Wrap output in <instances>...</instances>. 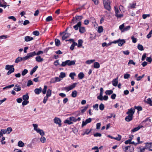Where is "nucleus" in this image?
I'll return each mask as SVG.
<instances>
[{
    "label": "nucleus",
    "instance_id": "f257e3e1",
    "mask_svg": "<svg viewBox=\"0 0 152 152\" xmlns=\"http://www.w3.org/2000/svg\"><path fill=\"white\" fill-rule=\"evenodd\" d=\"M75 62L76 61L75 60H67L65 61L62 62L60 66L62 67H64L66 65L68 66L74 65L75 64Z\"/></svg>",
    "mask_w": 152,
    "mask_h": 152
},
{
    "label": "nucleus",
    "instance_id": "f03ea898",
    "mask_svg": "<svg viewBox=\"0 0 152 152\" xmlns=\"http://www.w3.org/2000/svg\"><path fill=\"white\" fill-rule=\"evenodd\" d=\"M13 67V65H7L6 66L5 69L7 70H9L7 72L8 75H10L14 71L15 69Z\"/></svg>",
    "mask_w": 152,
    "mask_h": 152
},
{
    "label": "nucleus",
    "instance_id": "7ed1b4c3",
    "mask_svg": "<svg viewBox=\"0 0 152 152\" xmlns=\"http://www.w3.org/2000/svg\"><path fill=\"white\" fill-rule=\"evenodd\" d=\"M103 4L105 9L108 11L111 9L110 6V2L109 0H103Z\"/></svg>",
    "mask_w": 152,
    "mask_h": 152
},
{
    "label": "nucleus",
    "instance_id": "20e7f679",
    "mask_svg": "<svg viewBox=\"0 0 152 152\" xmlns=\"http://www.w3.org/2000/svg\"><path fill=\"white\" fill-rule=\"evenodd\" d=\"M83 18V17L81 15H76L74 17L72 20V22L75 23L77 21H80Z\"/></svg>",
    "mask_w": 152,
    "mask_h": 152
},
{
    "label": "nucleus",
    "instance_id": "39448f33",
    "mask_svg": "<svg viewBox=\"0 0 152 152\" xmlns=\"http://www.w3.org/2000/svg\"><path fill=\"white\" fill-rule=\"evenodd\" d=\"M35 54V51L28 53L26 56L23 57H22V61H24L29 58L30 57L34 56V55Z\"/></svg>",
    "mask_w": 152,
    "mask_h": 152
},
{
    "label": "nucleus",
    "instance_id": "423d86ee",
    "mask_svg": "<svg viewBox=\"0 0 152 152\" xmlns=\"http://www.w3.org/2000/svg\"><path fill=\"white\" fill-rule=\"evenodd\" d=\"M123 149L125 152H132L134 150V147L133 145H130L125 147Z\"/></svg>",
    "mask_w": 152,
    "mask_h": 152
},
{
    "label": "nucleus",
    "instance_id": "0eeeda50",
    "mask_svg": "<svg viewBox=\"0 0 152 152\" xmlns=\"http://www.w3.org/2000/svg\"><path fill=\"white\" fill-rule=\"evenodd\" d=\"M77 84V83H73L72 85L69 86L68 87H65L64 88L65 90H66L67 91H68L75 88L76 87Z\"/></svg>",
    "mask_w": 152,
    "mask_h": 152
},
{
    "label": "nucleus",
    "instance_id": "6e6552de",
    "mask_svg": "<svg viewBox=\"0 0 152 152\" xmlns=\"http://www.w3.org/2000/svg\"><path fill=\"white\" fill-rule=\"evenodd\" d=\"M135 112V109L133 107H132L130 109H128V111L126 112V114L127 115H129L132 116H133Z\"/></svg>",
    "mask_w": 152,
    "mask_h": 152
},
{
    "label": "nucleus",
    "instance_id": "1a4fd4ad",
    "mask_svg": "<svg viewBox=\"0 0 152 152\" xmlns=\"http://www.w3.org/2000/svg\"><path fill=\"white\" fill-rule=\"evenodd\" d=\"M115 15L118 18H121L123 16V14H118L119 11L118 8L115 7Z\"/></svg>",
    "mask_w": 152,
    "mask_h": 152
},
{
    "label": "nucleus",
    "instance_id": "9d476101",
    "mask_svg": "<svg viewBox=\"0 0 152 152\" xmlns=\"http://www.w3.org/2000/svg\"><path fill=\"white\" fill-rule=\"evenodd\" d=\"M54 122L56 124L58 125V126L59 127L61 126V120L59 118L57 117H55L54 119Z\"/></svg>",
    "mask_w": 152,
    "mask_h": 152
},
{
    "label": "nucleus",
    "instance_id": "9b49d317",
    "mask_svg": "<svg viewBox=\"0 0 152 152\" xmlns=\"http://www.w3.org/2000/svg\"><path fill=\"white\" fill-rule=\"evenodd\" d=\"M91 118H89L88 119H86L85 121H83L82 122V126L83 127L84 126L86 125L87 124L91 122Z\"/></svg>",
    "mask_w": 152,
    "mask_h": 152
},
{
    "label": "nucleus",
    "instance_id": "f8f14e48",
    "mask_svg": "<svg viewBox=\"0 0 152 152\" xmlns=\"http://www.w3.org/2000/svg\"><path fill=\"white\" fill-rule=\"evenodd\" d=\"M69 119L70 121H73L74 122H76L77 121H79L81 120L80 117H78L77 118H76L73 117H71L69 118Z\"/></svg>",
    "mask_w": 152,
    "mask_h": 152
},
{
    "label": "nucleus",
    "instance_id": "ddd939ff",
    "mask_svg": "<svg viewBox=\"0 0 152 152\" xmlns=\"http://www.w3.org/2000/svg\"><path fill=\"white\" fill-rule=\"evenodd\" d=\"M145 148L147 149H148V150L150 148H152V142L149 143L146 142L145 143Z\"/></svg>",
    "mask_w": 152,
    "mask_h": 152
},
{
    "label": "nucleus",
    "instance_id": "4468645a",
    "mask_svg": "<svg viewBox=\"0 0 152 152\" xmlns=\"http://www.w3.org/2000/svg\"><path fill=\"white\" fill-rule=\"evenodd\" d=\"M125 41L124 39H118V46H121L123 44L125 43Z\"/></svg>",
    "mask_w": 152,
    "mask_h": 152
},
{
    "label": "nucleus",
    "instance_id": "2eb2a0df",
    "mask_svg": "<svg viewBox=\"0 0 152 152\" xmlns=\"http://www.w3.org/2000/svg\"><path fill=\"white\" fill-rule=\"evenodd\" d=\"M133 116L128 115L125 118V120L127 122H129L133 119Z\"/></svg>",
    "mask_w": 152,
    "mask_h": 152
},
{
    "label": "nucleus",
    "instance_id": "dca6fc26",
    "mask_svg": "<svg viewBox=\"0 0 152 152\" xmlns=\"http://www.w3.org/2000/svg\"><path fill=\"white\" fill-rule=\"evenodd\" d=\"M42 88L41 87H40L39 88H36L34 89V92L37 94H39L42 91Z\"/></svg>",
    "mask_w": 152,
    "mask_h": 152
},
{
    "label": "nucleus",
    "instance_id": "f3484780",
    "mask_svg": "<svg viewBox=\"0 0 152 152\" xmlns=\"http://www.w3.org/2000/svg\"><path fill=\"white\" fill-rule=\"evenodd\" d=\"M81 22L80 21H79L76 25L73 26V28L75 30H78L79 28H80V27L81 26Z\"/></svg>",
    "mask_w": 152,
    "mask_h": 152
},
{
    "label": "nucleus",
    "instance_id": "a211bd4d",
    "mask_svg": "<svg viewBox=\"0 0 152 152\" xmlns=\"http://www.w3.org/2000/svg\"><path fill=\"white\" fill-rule=\"evenodd\" d=\"M143 127L142 126H139L137 127L134 128L132 130H131V132H134L136 131H138L141 128H142Z\"/></svg>",
    "mask_w": 152,
    "mask_h": 152
},
{
    "label": "nucleus",
    "instance_id": "6ab92c4d",
    "mask_svg": "<svg viewBox=\"0 0 152 152\" xmlns=\"http://www.w3.org/2000/svg\"><path fill=\"white\" fill-rule=\"evenodd\" d=\"M61 80L58 77H56L54 78L51 79V82L55 83L57 82H59Z\"/></svg>",
    "mask_w": 152,
    "mask_h": 152
},
{
    "label": "nucleus",
    "instance_id": "aec40b11",
    "mask_svg": "<svg viewBox=\"0 0 152 152\" xmlns=\"http://www.w3.org/2000/svg\"><path fill=\"white\" fill-rule=\"evenodd\" d=\"M70 35V34L68 33H65L64 35L62 37V39L64 40L66 39L69 37Z\"/></svg>",
    "mask_w": 152,
    "mask_h": 152
},
{
    "label": "nucleus",
    "instance_id": "412c9836",
    "mask_svg": "<svg viewBox=\"0 0 152 152\" xmlns=\"http://www.w3.org/2000/svg\"><path fill=\"white\" fill-rule=\"evenodd\" d=\"M25 40L26 42H28L33 39V38L31 37L27 36L25 37Z\"/></svg>",
    "mask_w": 152,
    "mask_h": 152
},
{
    "label": "nucleus",
    "instance_id": "4be33fe9",
    "mask_svg": "<svg viewBox=\"0 0 152 152\" xmlns=\"http://www.w3.org/2000/svg\"><path fill=\"white\" fill-rule=\"evenodd\" d=\"M118 83V78L114 79L112 81L113 85L114 86H116Z\"/></svg>",
    "mask_w": 152,
    "mask_h": 152
},
{
    "label": "nucleus",
    "instance_id": "5701e85b",
    "mask_svg": "<svg viewBox=\"0 0 152 152\" xmlns=\"http://www.w3.org/2000/svg\"><path fill=\"white\" fill-rule=\"evenodd\" d=\"M14 90L16 91H19L21 90V88L18 85H15Z\"/></svg>",
    "mask_w": 152,
    "mask_h": 152
},
{
    "label": "nucleus",
    "instance_id": "b1692460",
    "mask_svg": "<svg viewBox=\"0 0 152 152\" xmlns=\"http://www.w3.org/2000/svg\"><path fill=\"white\" fill-rule=\"evenodd\" d=\"M35 60L39 62H41L43 61V59L41 58L40 56H37L35 58Z\"/></svg>",
    "mask_w": 152,
    "mask_h": 152
},
{
    "label": "nucleus",
    "instance_id": "393cba45",
    "mask_svg": "<svg viewBox=\"0 0 152 152\" xmlns=\"http://www.w3.org/2000/svg\"><path fill=\"white\" fill-rule=\"evenodd\" d=\"M36 132L37 133L39 134L42 136L44 135L45 133L43 130L42 129H39L37 130Z\"/></svg>",
    "mask_w": 152,
    "mask_h": 152
},
{
    "label": "nucleus",
    "instance_id": "a878e982",
    "mask_svg": "<svg viewBox=\"0 0 152 152\" xmlns=\"http://www.w3.org/2000/svg\"><path fill=\"white\" fill-rule=\"evenodd\" d=\"M38 66H36L34 67L33 69L31 70L30 72V74L32 75L33 73H34L37 70V69L38 68Z\"/></svg>",
    "mask_w": 152,
    "mask_h": 152
},
{
    "label": "nucleus",
    "instance_id": "bb28decb",
    "mask_svg": "<svg viewBox=\"0 0 152 152\" xmlns=\"http://www.w3.org/2000/svg\"><path fill=\"white\" fill-rule=\"evenodd\" d=\"M91 129L89 130L88 129H86L85 132L81 134V135L84 136L85 134H88L91 131Z\"/></svg>",
    "mask_w": 152,
    "mask_h": 152
},
{
    "label": "nucleus",
    "instance_id": "cd10ccee",
    "mask_svg": "<svg viewBox=\"0 0 152 152\" xmlns=\"http://www.w3.org/2000/svg\"><path fill=\"white\" fill-rule=\"evenodd\" d=\"M84 74L82 72H80L78 75V77L79 79H82L84 77Z\"/></svg>",
    "mask_w": 152,
    "mask_h": 152
},
{
    "label": "nucleus",
    "instance_id": "c85d7f7f",
    "mask_svg": "<svg viewBox=\"0 0 152 152\" xmlns=\"http://www.w3.org/2000/svg\"><path fill=\"white\" fill-rule=\"evenodd\" d=\"M100 64L98 62H95L94 64V67L95 68L98 69L100 67Z\"/></svg>",
    "mask_w": 152,
    "mask_h": 152
},
{
    "label": "nucleus",
    "instance_id": "c756f323",
    "mask_svg": "<svg viewBox=\"0 0 152 152\" xmlns=\"http://www.w3.org/2000/svg\"><path fill=\"white\" fill-rule=\"evenodd\" d=\"M79 31L81 33H84L86 31L85 28L84 27H80Z\"/></svg>",
    "mask_w": 152,
    "mask_h": 152
},
{
    "label": "nucleus",
    "instance_id": "7c9ffc66",
    "mask_svg": "<svg viewBox=\"0 0 152 152\" xmlns=\"http://www.w3.org/2000/svg\"><path fill=\"white\" fill-rule=\"evenodd\" d=\"M55 42L56 45V46H59L60 44V41L58 39H55Z\"/></svg>",
    "mask_w": 152,
    "mask_h": 152
},
{
    "label": "nucleus",
    "instance_id": "2f4dec72",
    "mask_svg": "<svg viewBox=\"0 0 152 152\" xmlns=\"http://www.w3.org/2000/svg\"><path fill=\"white\" fill-rule=\"evenodd\" d=\"M77 45V42H73L72 44L71 45L70 49L71 50H73L75 46H76Z\"/></svg>",
    "mask_w": 152,
    "mask_h": 152
},
{
    "label": "nucleus",
    "instance_id": "473e14b6",
    "mask_svg": "<svg viewBox=\"0 0 152 152\" xmlns=\"http://www.w3.org/2000/svg\"><path fill=\"white\" fill-rule=\"evenodd\" d=\"M22 98L23 100H28L29 99V96L27 94L23 95Z\"/></svg>",
    "mask_w": 152,
    "mask_h": 152
},
{
    "label": "nucleus",
    "instance_id": "72a5a7b5",
    "mask_svg": "<svg viewBox=\"0 0 152 152\" xmlns=\"http://www.w3.org/2000/svg\"><path fill=\"white\" fill-rule=\"evenodd\" d=\"M18 146L20 147H22L24 146V144L21 141H19L18 142Z\"/></svg>",
    "mask_w": 152,
    "mask_h": 152
},
{
    "label": "nucleus",
    "instance_id": "f704fd0d",
    "mask_svg": "<svg viewBox=\"0 0 152 152\" xmlns=\"http://www.w3.org/2000/svg\"><path fill=\"white\" fill-rule=\"evenodd\" d=\"M77 95V91L76 90H74L72 92L71 96L72 97L75 98L76 97Z\"/></svg>",
    "mask_w": 152,
    "mask_h": 152
},
{
    "label": "nucleus",
    "instance_id": "c9c22d12",
    "mask_svg": "<svg viewBox=\"0 0 152 152\" xmlns=\"http://www.w3.org/2000/svg\"><path fill=\"white\" fill-rule=\"evenodd\" d=\"M130 26H128L126 27H124V29L121 31L122 32H123L125 31H127L129 30L130 28Z\"/></svg>",
    "mask_w": 152,
    "mask_h": 152
},
{
    "label": "nucleus",
    "instance_id": "e433bc0d",
    "mask_svg": "<svg viewBox=\"0 0 152 152\" xmlns=\"http://www.w3.org/2000/svg\"><path fill=\"white\" fill-rule=\"evenodd\" d=\"M51 90L50 89H48L47 91L46 96L49 97L51 95Z\"/></svg>",
    "mask_w": 152,
    "mask_h": 152
},
{
    "label": "nucleus",
    "instance_id": "4c0bfd02",
    "mask_svg": "<svg viewBox=\"0 0 152 152\" xmlns=\"http://www.w3.org/2000/svg\"><path fill=\"white\" fill-rule=\"evenodd\" d=\"M21 61H22V57H18L16 58L15 62V63H18Z\"/></svg>",
    "mask_w": 152,
    "mask_h": 152
},
{
    "label": "nucleus",
    "instance_id": "58836bf2",
    "mask_svg": "<svg viewBox=\"0 0 152 152\" xmlns=\"http://www.w3.org/2000/svg\"><path fill=\"white\" fill-rule=\"evenodd\" d=\"M76 75V74L75 72H71L69 75V76L71 78V79L73 80L74 79V76Z\"/></svg>",
    "mask_w": 152,
    "mask_h": 152
},
{
    "label": "nucleus",
    "instance_id": "ea45409f",
    "mask_svg": "<svg viewBox=\"0 0 152 152\" xmlns=\"http://www.w3.org/2000/svg\"><path fill=\"white\" fill-rule=\"evenodd\" d=\"M78 44L77 45V47H80L82 45L83 41L82 39L79 40H78Z\"/></svg>",
    "mask_w": 152,
    "mask_h": 152
},
{
    "label": "nucleus",
    "instance_id": "a19ab883",
    "mask_svg": "<svg viewBox=\"0 0 152 152\" xmlns=\"http://www.w3.org/2000/svg\"><path fill=\"white\" fill-rule=\"evenodd\" d=\"M113 91L112 90H107L105 91V94L106 95H110L113 93Z\"/></svg>",
    "mask_w": 152,
    "mask_h": 152
},
{
    "label": "nucleus",
    "instance_id": "79ce46f5",
    "mask_svg": "<svg viewBox=\"0 0 152 152\" xmlns=\"http://www.w3.org/2000/svg\"><path fill=\"white\" fill-rule=\"evenodd\" d=\"M138 49L141 51H142L144 50L143 47V46L140 44H138L137 45Z\"/></svg>",
    "mask_w": 152,
    "mask_h": 152
},
{
    "label": "nucleus",
    "instance_id": "37998d69",
    "mask_svg": "<svg viewBox=\"0 0 152 152\" xmlns=\"http://www.w3.org/2000/svg\"><path fill=\"white\" fill-rule=\"evenodd\" d=\"M70 120H69L67 119H66L65 120L64 123L65 124H67L69 125L72 124L73 123Z\"/></svg>",
    "mask_w": 152,
    "mask_h": 152
},
{
    "label": "nucleus",
    "instance_id": "c03bdc74",
    "mask_svg": "<svg viewBox=\"0 0 152 152\" xmlns=\"http://www.w3.org/2000/svg\"><path fill=\"white\" fill-rule=\"evenodd\" d=\"M53 20V18L51 16H49L47 17L46 19V21L47 22H49Z\"/></svg>",
    "mask_w": 152,
    "mask_h": 152
},
{
    "label": "nucleus",
    "instance_id": "a18cd8bd",
    "mask_svg": "<svg viewBox=\"0 0 152 152\" xmlns=\"http://www.w3.org/2000/svg\"><path fill=\"white\" fill-rule=\"evenodd\" d=\"M47 86H44V88L42 90V92L43 94H45L46 93Z\"/></svg>",
    "mask_w": 152,
    "mask_h": 152
},
{
    "label": "nucleus",
    "instance_id": "49530a36",
    "mask_svg": "<svg viewBox=\"0 0 152 152\" xmlns=\"http://www.w3.org/2000/svg\"><path fill=\"white\" fill-rule=\"evenodd\" d=\"M66 74L65 73L63 72H61L60 73V74L59 76V77L61 78H63L65 77Z\"/></svg>",
    "mask_w": 152,
    "mask_h": 152
},
{
    "label": "nucleus",
    "instance_id": "de8ad7c7",
    "mask_svg": "<svg viewBox=\"0 0 152 152\" xmlns=\"http://www.w3.org/2000/svg\"><path fill=\"white\" fill-rule=\"evenodd\" d=\"M134 108L137 110L138 111H141L142 110V108L141 106H134Z\"/></svg>",
    "mask_w": 152,
    "mask_h": 152
},
{
    "label": "nucleus",
    "instance_id": "09e8293b",
    "mask_svg": "<svg viewBox=\"0 0 152 152\" xmlns=\"http://www.w3.org/2000/svg\"><path fill=\"white\" fill-rule=\"evenodd\" d=\"M104 104L102 103H101L99 106V108L100 110H104Z\"/></svg>",
    "mask_w": 152,
    "mask_h": 152
},
{
    "label": "nucleus",
    "instance_id": "8fccbe9b",
    "mask_svg": "<svg viewBox=\"0 0 152 152\" xmlns=\"http://www.w3.org/2000/svg\"><path fill=\"white\" fill-rule=\"evenodd\" d=\"M46 139L44 137H42L40 139V141L42 143H44L46 142Z\"/></svg>",
    "mask_w": 152,
    "mask_h": 152
},
{
    "label": "nucleus",
    "instance_id": "3c124183",
    "mask_svg": "<svg viewBox=\"0 0 152 152\" xmlns=\"http://www.w3.org/2000/svg\"><path fill=\"white\" fill-rule=\"evenodd\" d=\"M95 61V60H88L86 61V63L88 64H90L93 62H94Z\"/></svg>",
    "mask_w": 152,
    "mask_h": 152
},
{
    "label": "nucleus",
    "instance_id": "603ef678",
    "mask_svg": "<svg viewBox=\"0 0 152 152\" xmlns=\"http://www.w3.org/2000/svg\"><path fill=\"white\" fill-rule=\"evenodd\" d=\"M103 28L102 26H100L98 27V32L99 33H101L102 32Z\"/></svg>",
    "mask_w": 152,
    "mask_h": 152
},
{
    "label": "nucleus",
    "instance_id": "864d4df0",
    "mask_svg": "<svg viewBox=\"0 0 152 152\" xmlns=\"http://www.w3.org/2000/svg\"><path fill=\"white\" fill-rule=\"evenodd\" d=\"M28 71L27 69H25L22 72V75L23 76H24L27 73Z\"/></svg>",
    "mask_w": 152,
    "mask_h": 152
},
{
    "label": "nucleus",
    "instance_id": "5fc2aeb1",
    "mask_svg": "<svg viewBox=\"0 0 152 152\" xmlns=\"http://www.w3.org/2000/svg\"><path fill=\"white\" fill-rule=\"evenodd\" d=\"M118 137H114V139L115 140H116L118 141H120V140H121V135H120L119 134H118Z\"/></svg>",
    "mask_w": 152,
    "mask_h": 152
},
{
    "label": "nucleus",
    "instance_id": "6e6d98bb",
    "mask_svg": "<svg viewBox=\"0 0 152 152\" xmlns=\"http://www.w3.org/2000/svg\"><path fill=\"white\" fill-rule=\"evenodd\" d=\"M138 149L139 150V152H144L146 149L145 148V147L143 148H142L141 147H139Z\"/></svg>",
    "mask_w": 152,
    "mask_h": 152
},
{
    "label": "nucleus",
    "instance_id": "4d7b16f0",
    "mask_svg": "<svg viewBox=\"0 0 152 152\" xmlns=\"http://www.w3.org/2000/svg\"><path fill=\"white\" fill-rule=\"evenodd\" d=\"M147 102L151 105L152 106V101L150 98H149L147 99Z\"/></svg>",
    "mask_w": 152,
    "mask_h": 152
},
{
    "label": "nucleus",
    "instance_id": "13d9d810",
    "mask_svg": "<svg viewBox=\"0 0 152 152\" xmlns=\"http://www.w3.org/2000/svg\"><path fill=\"white\" fill-rule=\"evenodd\" d=\"M33 34L34 35L38 36L39 35V33L38 31H35L33 32Z\"/></svg>",
    "mask_w": 152,
    "mask_h": 152
},
{
    "label": "nucleus",
    "instance_id": "bf43d9fd",
    "mask_svg": "<svg viewBox=\"0 0 152 152\" xmlns=\"http://www.w3.org/2000/svg\"><path fill=\"white\" fill-rule=\"evenodd\" d=\"M130 76V74H125L124 75V78L125 79H128L129 77Z\"/></svg>",
    "mask_w": 152,
    "mask_h": 152
},
{
    "label": "nucleus",
    "instance_id": "052dcab7",
    "mask_svg": "<svg viewBox=\"0 0 152 152\" xmlns=\"http://www.w3.org/2000/svg\"><path fill=\"white\" fill-rule=\"evenodd\" d=\"M33 125L34 127V129L36 131L37 130L39 129L37 128L38 127V125L36 124H33Z\"/></svg>",
    "mask_w": 152,
    "mask_h": 152
},
{
    "label": "nucleus",
    "instance_id": "680f3d73",
    "mask_svg": "<svg viewBox=\"0 0 152 152\" xmlns=\"http://www.w3.org/2000/svg\"><path fill=\"white\" fill-rule=\"evenodd\" d=\"M12 129L11 127H8L7 129L6 130V132H8V133L9 134L12 132Z\"/></svg>",
    "mask_w": 152,
    "mask_h": 152
},
{
    "label": "nucleus",
    "instance_id": "e2e57ef3",
    "mask_svg": "<svg viewBox=\"0 0 152 152\" xmlns=\"http://www.w3.org/2000/svg\"><path fill=\"white\" fill-rule=\"evenodd\" d=\"M33 85L32 81L31 80H29L28 81L27 86H29L31 85Z\"/></svg>",
    "mask_w": 152,
    "mask_h": 152
},
{
    "label": "nucleus",
    "instance_id": "0e129e2a",
    "mask_svg": "<svg viewBox=\"0 0 152 152\" xmlns=\"http://www.w3.org/2000/svg\"><path fill=\"white\" fill-rule=\"evenodd\" d=\"M150 16V14H143L142 15V18L145 19H146L147 17H149Z\"/></svg>",
    "mask_w": 152,
    "mask_h": 152
},
{
    "label": "nucleus",
    "instance_id": "69168bd1",
    "mask_svg": "<svg viewBox=\"0 0 152 152\" xmlns=\"http://www.w3.org/2000/svg\"><path fill=\"white\" fill-rule=\"evenodd\" d=\"M29 103L28 100H24L22 103V105L23 106Z\"/></svg>",
    "mask_w": 152,
    "mask_h": 152
},
{
    "label": "nucleus",
    "instance_id": "338daca9",
    "mask_svg": "<svg viewBox=\"0 0 152 152\" xmlns=\"http://www.w3.org/2000/svg\"><path fill=\"white\" fill-rule=\"evenodd\" d=\"M128 64H133L135 65V63L134 62V61L132 60H130L129 62L128 63Z\"/></svg>",
    "mask_w": 152,
    "mask_h": 152
},
{
    "label": "nucleus",
    "instance_id": "774afa93",
    "mask_svg": "<svg viewBox=\"0 0 152 152\" xmlns=\"http://www.w3.org/2000/svg\"><path fill=\"white\" fill-rule=\"evenodd\" d=\"M131 39L132 40L133 42L135 43L137 42V39L134 37V36H132L131 37Z\"/></svg>",
    "mask_w": 152,
    "mask_h": 152
}]
</instances>
